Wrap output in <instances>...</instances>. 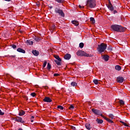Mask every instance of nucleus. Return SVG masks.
Listing matches in <instances>:
<instances>
[{"label":"nucleus","mask_w":130,"mask_h":130,"mask_svg":"<svg viewBox=\"0 0 130 130\" xmlns=\"http://www.w3.org/2000/svg\"><path fill=\"white\" fill-rule=\"evenodd\" d=\"M79 47L80 48H83V47H84V43H80L79 44Z\"/></svg>","instance_id":"nucleus-32"},{"label":"nucleus","mask_w":130,"mask_h":130,"mask_svg":"<svg viewBox=\"0 0 130 130\" xmlns=\"http://www.w3.org/2000/svg\"><path fill=\"white\" fill-rule=\"evenodd\" d=\"M102 117H103L106 120H107V121H109V120L110 119H109V118H107V117H105V116H104V115H103V116H102Z\"/></svg>","instance_id":"nucleus-34"},{"label":"nucleus","mask_w":130,"mask_h":130,"mask_svg":"<svg viewBox=\"0 0 130 130\" xmlns=\"http://www.w3.org/2000/svg\"><path fill=\"white\" fill-rule=\"evenodd\" d=\"M51 29L52 30H54V29H55V25L53 24L51 26Z\"/></svg>","instance_id":"nucleus-39"},{"label":"nucleus","mask_w":130,"mask_h":130,"mask_svg":"<svg viewBox=\"0 0 130 130\" xmlns=\"http://www.w3.org/2000/svg\"><path fill=\"white\" fill-rule=\"evenodd\" d=\"M57 3H58V4H62V3H63V0H55Z\"/></svg>","instance_id":"nucleus-31"},{"label":"nucleus","mask_w":130,"mask_h":130,"mask_svg":"<svg viewBox=\"0 0 130 130\" xmlns=\"http://www.w3.org/2000/svg\"><path fill=\"white\" fill-rule=\"evenodd\" d=\"M54 61L55 62V63H56V64H57L58 66H61V61H59L58 60H54Z\"/></svg>","instance_id":"nucleus-23"},{"label":"nucleus","mask_w":130,"mask_h":130,"mask_svg":"<svg viewBox=\"0 0 130 130\" xmlns=\"http://www.w3.org/2000/svg\"><path fill=\"white\" fill-rule=\"evenodd\" d=\"M71 54L69 53H67L64 56V59H66L67 60H69V59H71Z\"/></svg>","instance_id":"nucleus-11"},{"label":"nucleus","mask_w":130,"mask_h":130,"mask_svg":"<svg viewBox=\"0 0 130 130\" xmlns=\"http://www.w3.org/2000/svg\"><path fill=\"white\" fill-rule=\"evenodd\" d=\"M11 47H12V48H13V49H16V48H17V46L14 44H12L11 45Z\"/></svg>","instance_id":"nucleus-36"},{"label":"nucleus","mask_w":130,"mask_h":130,"mask_svg":"<svg viewBox=\"0 0 130 130\" xmlns=\"http://www.w3.org/2000/svg\"><path fill=\"white\" fill-rule=\"evenodd\" d=\"M86 7L89 9H94L96 7V0H87Z\"/></svg>","instance_id":"nucleus-2"},{"label":"nucleus","mask_w":130,"mask_h":130,"mask_svg":"<svg viewBox=\"0 0 130 130\" xmlns=\"http://www.w3.org/2000/svg\"><path fill=\"white\" fill-rule=\"evenodd\" d=\"M85 127L87 129L90 130L91 129V125L90 124L86 123L85 124Z\"/></svg>","instance_id":"nucleus-21"},{"label":"nucleus","mask_w":130,"mask_h":130,"mask_svg":"<svg viewBox=\"0 0 130 130\" xmlns=\"http://www.w3.org/2000/svg\"><path fill=\"white\" fill-rule=\"evenodd\" d=\"M115 69L116 71H120L121 70V67L119 65H117L115 66Z\"/></svg>","instance_id":"nucleus-19"},{"label":"nucleus","mask_w":130,"mask_h":130,"mask_svg":"<svg viewBox=\"0 0 130 130\" xmlns=\"http://www.w3.org/2000/svg\"><path fill=\"white\" fill-rule=\"evenodd\" d=\"M5 114V112H2L1 110H0V115H4Z\"/></svg>","instance_id":"nucleus-41"},{"label":"nucleus","mask_w":130,"mask_h":130,"mask_svg":"<svg viewBox=\"0 0 130 130\" xmlns=\"http://www.w3.org/2000/svg\"><path fill=\"white\" fill-rule=\"evenodd\" d=\"M72 24L75 25V26H79V22L76 20H73L72 21Z\"/></svg>","instance_id":"nucleus-15"},{"label":"nucleus","mask_w":130,"mask_h":130,"mask_svg":"<svg viewBox=\"0 0 130 130\" xmlns=\"http://www.w3.org/2000/svg\"><path fill=\"white\" fill-rule=\"evenodd\" d=\"M25 99H26V100H28V97L25 96Z\"/></svg>","instance_id":"nucleus-53"},{"label":"nucleus","mask_w":130,"mask_h":130,"mask_svg":"<svg viewBox=\"0 0 130 130\" xmlns=\"http://www.w3.org/2000/svg\"><path fill=\"white\" fill-rule=\"evenodd\" d=\"M108 6H112V4L110 2V1H109V5Z\"/></svg>","instance_id":"nucleus-46"},{"label":"nucleus","mask_w":130,"mask_h":130,"mask_svg":"<svg viewBox=\"0 0 130 130\" xmlns=\"http://www.w3.org/2000/svg\"><path fill=\"white\" fill-rule=\"evenodd\" d=\"M50 9H52V7H50Z\"/></svg>","instance_id":"nucleus-56"},{"label":"nucleus","mask_w":130,"mask_h":130,"mask_svg":"<svg viewBox=\"0 0 130 130\" xmlns=\"http://www.w3.org/2000/svg\"><path fill=\"white\" fill-rule=\"evenodd\" d=\"M74 108H75V107H74V105H71L69 107V109H70V110H72V109H74Z\"/></svg>","instance_id":"nucleus-33"},{"label":"nucleus","mask_w":130,"mask_h":130,"mask_svg":"<svg viewBox=\"0 0 130 130\" xmlns=\"http://www.w3.org/2000/svg\"><path fill=\"white\" fill-rule=\"evenodd\" d=\"M11 57H13V58H15L16 57V55H11L10 56Z\"/></svg>","instance_id":"nucleus-49"},{"label":"nucleus","mask_w":130,"mask_h":130,"mask_svg":"<svg viewBox=\"0 0 130 130\" xmlns=\"http://www.w3.org/2000/svg\"><path fill=\"white\" fill-rule=\"evenodd\" d=\"M111 28L113 31H115V32H124L125 31V27H123L118 24L112 25Z\"/></svg>","instance_id":"nucleus-1"},{"label":"nucleus","mask_w":130,"mask_h":130,"mask_svg":"<svg viewBox=\"0 0 130 130\" xmlns=\"http://www.w3.org/2000/svg\"><path fill=\"white\" fill-rule=\"evenodd\" d=\"M119 102L121 105H124V101L122 100H120Z\"/></svg>","instance_id":"nucleus-26"},{"label":"nucleus","mask_w":130,"mask_h":130,"mask_svg":"<svg viewBox=\"0 0 130 130\" xmlns=\"http://www.w3.org/2000/svg\"><path fill=\"white\" fill-rule=\"evenodd\" d=\"M124 81V78L122 77H118L117 78V83H122Z\"/></svg>","instance_id":"nucleus-9"},{"label":"nucleus","mask_w":130,"mask_h":130,"mask_svg":"<svg viewBox=\"0 0 130 130\" xmlns=\"http://www.w3.org/2000/svg\"><path fill=\"white\" fill-rule=\"evenodd\" d=\"M79 8H80V9H84V6H81V5H79Z\"/></svg>","instance_id":"nucleus-45"},{"label":"nucleus","mask_w":130,"mask_h":130,"mask_svg":"<svg viewBox=\"0 0 130 130\" xmlns=\"http://www.w3.org/2000/svg\"><path fill=\"white\" fill-rule=\"evenodd\" d=\"M120 122H121V123H122V124H123V123H124V122H123V121H120Z\"/></svg>","instance_id":"nucleus-51"},{"label":"nucleus","mask_w":130,"mask_h":130,"mask_svg":"<svg viewBox=\"0 0 130 130\" xmlns=\"http://www.w3.org/2000/svg\"><path fill=\"white\" fill-rule=\"evenodd\" d=\"M123 125H124L125 126H128V125H127V124H126L125 122H124Z\"/></svg>","instance_id":"nucleus-44"},{"label":"nucleus","mask_w":130,"mask_h":130,"mask_svg":"<svg viewBox=\"0 0 130 130\" xmlns=\"http://www.w3.org/2000/svg\"><path fill=\"white\" fill-rule=\"evenodd\" d=\"M59 76V74H54V77H58Z\"/></svg>","instance_id":"nucleus-43"},{"label":"nucleus","mask_w":130,"mask_h":130,"mask_svg":"<svg viewBox=\"0 0 130 130\" xmlns=\"http://www.w3.org/2000/svg\"><path fill=\"white\" fill-rule=\"evenodd\" d=\"M90 20L93 23V24H95V18L93 17H90Z\"/></svg>","instance_id":"nucleus-25"},{"label":"nucleus","mask_w":130,"mask_h":130,"mask_svg":"<svg viewBox=\"0 0 130 130\" xmlns=\"http://www.w3.org/2000/svg\"><path fill=\"white\" fill-rule=\"evenodd\" d=\"M96 121L99 124H102V123H103V120L102 119H99L98 118L96 119Z\"/></svg>","instance_id":"nucleus-16"},{"label":"nucleus","mask_w":130,"mask_h":130,"mask_svg":"<svg viewBox=\"0 0 130 130\" xmlns=\"http://www.w3.org/2000/svg\"><path fill=\"white\" fill-rule=\"evenodd\" d=\"M30 95L32 96V97H35V96H36V93L35 92H32L30 94Z\"/></svg>","instance_id":"nucleus-38"},{"label":"nucleus","mask_w":130,"mask_h":130,"mask_svg":"<svg viewBox=\"0 0 130 130\" xmlns=\"http://www.w3.org/2000/svg\"><path fill=\"white\" fill-rule=\"evenodd\" d=\"M46 64H47V61H45L43 65V68H45L46 67Z\"/></svg>","instance_id":"nucleus-35"},{"label":"nucleus","mask_w":130,"mask_h":130,"mask_svg":"<svg viewBox=\"0 0 130 130\" xmlns=\"http://www.w3.org/2000/svg\"><path fill=\"white\" fill-rule=\"evenodd\" d=\"M34 40H35V41H37V42H39V41H40V40H41V38H40V37H35L34 38Z\"/></svg>","instance_id":"nucleus-18"},{"label":"nucleus","mask_w":130,"mask_h":130,"mask_svg":"<svg viewBox=\"0 0 130 130\" xmlns=\"http://www.w3.org/2000/svg\"><path fill=\"white\" fill-rule=\"evenodd\" d=\"M43 102H47L48 103H50V102H52V100H51V99H50V98L46 96L43 99Z\"/></svg>","instance_id":"nucleus-8"},{"label":"nucleus","mask_w":130,"mask_h":130,"mask_svg":"<svg viewBox=\"0 0 130 130\" xmlns=\"http://www.w3.org/2000/svg\"><path fill=\"white\" fill-rule=\"evenodd\" d=\"M57 108L60 110H63V107H62V106L59 105L57 106Z\"/></svg>","instance_id":"nucleus-28"},{"label":"nucleus","mask_w":130,"mask_h":130,"mask_svg":"<svg viewBox=\"0 0 130 130\" xmlns=\"http://www.w3.org/2000/svg\"><path fill=\"white\" fill-rule=\"evenodd\" d=\"M17 51H18V52H21V53H26V51L21 48H18Z\"/></svg>","instance_id":"nucleus-12"},{"label":"nucleus","mask_w":130,"mask_h":130,"mask_svg":"<svg viewBox=\"0 0 130 130\" xmlns=\"http://www.w3.org/2000/svg\"><path fill=\"white\" fill-rule=\"evenodd\" d=\"M5 2H11L12 0H4Z\"/></svg>","instance_id":"nucleus-50"},{"label":"nucleus","mask_w":130,"mask_h":130,"mask_svg":"<svg viewBox=\"0 0 130 130\" xmlns=\"http://www.w3.org/2000/svg\"><path fill=\"white\" fill-rule=\"evenodd\" d=\"M91 111L95 115H99L100 116H103V114H102V111H101V110H100L98 109H92Z\"/></svg>","instance_id":"nucleus-6"},{"label":"nucleus","mask_w":130,"mask_h":130,"mask_svg":"<svg viewBox=\"0 0 130 130\" xmlns=\"http://www.w3.org/2000/svg\"><path fill=\"white\" fill-rule=\"evenodd\" d=\"M34 121L33 120H31V122H33Z\"/></svg>","instance_id":"nucleus-55"},{"label":"nucleus","mask_w":130,"mask_h":130,"mask_svg":"<svg viewBox=\"0 0 130 130\" xmlns=\"http://www.w3.org/2000/svg\"><path fill=\"white\" fill-rule=\"evenodd\" d=\"M108 9L110 10V11H111V12L114 11V8L113 7V6H108Z\"/></svg>","instance_id":"nucleus-20"},{"label":"nucleus","mask_w":130,"mask_h":130,"mask_svg":"<svg viewBox=\"0 0 130 130\" xmlns=\"http://www.w3.org/2000/svg\"><path fill=\"white\" fill-rule=\"evenodd\" d=\"M71 85L72 87H75V86H77L78 84L76 82H71Z\"/></svg>","instance_id":"nucleus-24"},{"label":"nucleus","mask_w":130,"mask_h":130,"mask_svg":"<svg viewBox=\"0 0 130 130\" xmlns=\"http://www.w3.org/2000/svg\"><path fill=\"white\" fill-rule=\"evenodd\" d=\"M43 88H44V89H48V86H43Z\"/></svg>","instance_id":"nucleus-48"},{"label":"nucleus","mask_w":130,"mask_h":130,"mask_svg":"<svg viewBox=\"0 0 130 130\" xmlns=\"http://www.w3.org/2000/svg\"><path fill=\"white\" fill-rule=\"evenodd\" d=\"M26 44H27V45H33V41H31V40H27L25 42Z\"/></svg>","instance_id":"nucleus-13"},{"label":"nucleus","mask_w":130,"mask_h":130,"mask_svg":"<svg viewBox=\"0 0 130 130\" xmlns=\"http://www.w3.org/2000/svg\"><path fill=\"white\" fill-rule=\"evenodd\" d=\"M103 58H104L105 61H108V60H109V56L107 55H104Z\"/></svg>","instance_id":"nucleus-14"},{"label":"nucleus","mask_w":130,"mask_h":130,"mask_svg":"<svg viewBox=\"0 0 130 130\" xmlns=\"http://www.w3.org/2000/svg\"><path fill=\"white\" fill-rule=\"evenodd\" d=\"M31 119L34 118V116H31Z\"/></svg>","instance_id":"nucleus-52"},{"label":"nucleus","mask_w":130,"mask_h":130,"mask_svg":"<svg viewBox=\"0 0 130 130\" xmlns=\"http://www.w3.org/2000/svg\"><path fill=\"white\" fill-rule=\"evenodd\" d=\"M54 12L55 14H58L59 16H60V17H62V18H64V13L63 12V11L61 10L59 7L55 8Z\"/></svg>","instance_id":"nucleus-5"},{"label":"nucleus","mask_w":130,"mask_h":130,"mask_svg":"<svg viewBox=\"0 0 130 130\" xmlns=\"http://www.w3.org/2000/svg\"><path fill=\"white\" fill-rule=\"evenodd\" d=\"M108 50H109V51H112V48L111 47H108Z\"/></svg>","instance_id":"nucleus-40"},{"label":"nucleus","mask_w":130,"mask_h":130,"mask_svg":"<svg viewBox=\"0 0 130 130\" xmlns=\"http://www.w3.org/2000/svg\"><path fill=\"white\" fill-rule=\"evenodd\" d=\"M116 13H117V11L116 10H114L113 14H115Z\"/></svg>","instance_id":"nucleus-47"},{"label":"nucleus","mask_w":130,"mask_h":130,"mask_svg":"<svg viewBox=\"0 0 130 130\" xmlns=\"http://www.w3.org/2000/svg\"><path fill=\"white\" fill-rule=\"evenodd\" d=\"M93 83L95 84V85H98V80L94 79L93 80Z\"/></svg>","instance_id":"nucleus-30"},{"label":"nucleus","mask_w":130,"mask_h":130,"mask_svg":"<svg viewBox=\"0 0 130 130\" xmlns=\"http://www.w3.org/2000/svg\"><path fill=\"white\" fill-rule=\"evenodd\" d=\"M14 120L17 122H21V123H24L25 121L22 119V117L17 116L16 118H14Z\"/></svg>","instance_id":"nucleus-7"},{"label":"nucleus","mask_w":130,"mask_h":130,"mask_svg":"<svg viewBox=\"0 0 130 130\" xmlns=\"http://www.w3.org/2000/svg\"><path fill=\"white\" fill-rule=\"evenodd\" d=\"M106 48H107V44H104L103 43H101L100 45H98V51L100 53H102L103 52H104V51H105Z\"/></svg>","instance_id":"nucleus-3"},{"label":"nucleus","mask_w":130,"mask_h":130,"mask_svg":"<svg viewBox=\"0 0 130 130\" xmlns=\"http://www.w3.org/2000/svg\"><path fill=\"white\" fill-rule=\"evenodd\" d=\"M54 57L57 59L56 60H59V61H61V59L59 57L58 55H54Z\"/></svg>","instance_id":"nucleus-22"},{"label":"nucleus","mask_w":130,"mask_h":130,"mask_svg":"<svg viewBox=\"0 0 130 130\" xmlns=\"http://www.w3.org/2000/svg\"><path fill=\"white\" fill-rule=\"evenodd\" d=\"M47 69L49 71L51 69V64H50L49 63H48L47 64Z\"/></svg>","instance_id":"nucleus-27"},{"label":"nucleus","mask_w":130,"mask_h":130,"mask_svg":"<svg viewBox=\"0 0 130 130\" xmlns=\"http://www.w3.org/2000/svg\"><path fill=\"white\" fill-rule=\"evenodd\" d=\"M109 117H110V118H111V119H113L114 118V116L113 115V114H110L109 115Z\"/></svg>","instance_id":"nucleus-29"},{"label":"nucleus","mask_w":130,"mask_h":130,"mask_svg":"<svg viewBox=\"0 0 130 130\" xmlns=\"http://www.w3.org/2000/svg\"><path fill=\"white\" fill-rule=\"evenodd\" d=\"M70 128L72 130H76L77 129L76 128V127L74 126H71Z\"/></svg>","instance_id":"nucleus-37"},{"label":"nucleus","mask_w":130,"mask_h":130,"mask_svg":"<svg viewBox=\"0 0 130 130\" xmlns=\"http://www.w3.org/2000/svg\"><path fill=\"white\" fill-rule=\"evenodd\" d=\"M77 55L78 56H86L87 57H93V55L92 54H89L85 51H82V50H79L76 53Z\"/></svg>","instance_id":"nucleus-4"},{"label":"nucleus","mask_w":130,"mask_h":130,"mask_svg":"<svg viewBox=\"0 0 130 130\" xmlns=\"http://www.w3.org/2000/svg\"><path fill=\"white\" fill-rule=\"evenodd\" d=\"M18 130H23V129L20 128L18 129Z\"/></svg>","instance_id":"nucleus-54"},{"label":"nucleus","mask_w":130,"mask_h":130,"mask_svg":"<svg viewBox=\"0 0 130 130\" xmlns=\"http://www.w3.org/2000/svg\"><path fill=\"white\" fill-rule=\"evenodd\" d=\"M24 114H25V111L21 110L19 112L18 115H19V116H23V115H24Z\"/></svg>","instance_id":"nucleus-17"},{"label":"nucleus","mask_w":130,"mask_h":130,"mask_svg":"<svg viewBox=\"0 0 130 130\" xmlns=\"http://www.w3.org/2000/svg\"><path fill=\"white\" fill-rule=\"evenodd\" d=\"M108 122H109V123H113V121H112V120L110 119Z\"/></svg>","instance_id":"nucleus-42"},{"label":"nucleus","mask_w":130,"mask_h":130,"mask_svg":"<svg viewBox=\"0 0 130 130\" xmlns=\"http://www.w3.org/2000/svg\"><path fill=\"white\" fill-rule=\"evenodd\" d=\"M32 53L35 56H38L39 55V51H37L36 50H33L32 51Z\"/></svg>","instance_id":"nucleus-10"}]
</instances>
